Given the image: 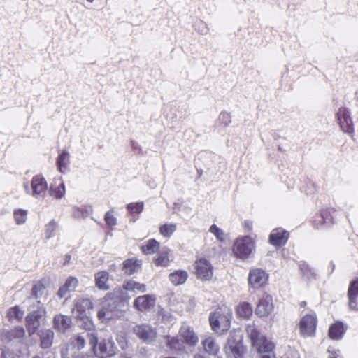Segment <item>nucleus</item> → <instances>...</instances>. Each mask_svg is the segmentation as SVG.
<instances>
[{"mask_svg":"<svg viewBox=\"0 0 358 358\" xmlns=\"http://www.w3.org/2000/svg\"><path fill=\"white\" fill-rule=\"evenodd\" d=\"M90 214L89 211L87 209L84 208H76L74 211V215L76 216H81L83 217H86Z\"/></svg>","mask_w":358,"mask_h":358,"instance_id":"864d4df0","label":"nucleus"},{"mask_svg":"<svg viewBox=\"0 0 358 358\" xmlns=\"http://www.w3.org/2000/svg\"><path fill=\"white\" fill-rule=\"evenodd\" d=\"M197 278L203 280H209L213 274V266L206 259H199L195 262Z\"/></svg>","mask_w":358,"mask_h":358,"instance_id":"f8f14e48","label":"nucleus"},{"mask_svg":"<svg viewBox=\"0 0 358 358\" xmlns=\"http://www.w3.org/2000/svg\"><path fill=\"white\" fill-rule=\"evenodd\" d=\"M202 345L209 355L216 356L220 352V345L215 338L208 336L202 341Z\"/></svg>","mask_w":358,"mask_h":358,"instance_id":"4be33fe9","label":"nucleus"},{"mask_svg":"<svg viewBox=\"0 0 358 358\" xmlns=\"http://www.w3.org/2000/svg\"><path fill=\"white\" fill-rule=\"evenodd\" d=\"M25 336V330L21 326L15 327L10 330H4L1 333L2 340L5 342H11L17 340L20 343H22V340Z\"/></svg>","mask_w":358,"mask_h":358,"instance_id":"2eb2a0df","label":"nucleus"},{"mask_svg":"<svg viewBox=\"0 0 358 358\" xmlns=\"http://www.w3.org/2000/svg\"><path fill=\"white\" fill-rule=\"evenodd\" d=\"M24 315V311L18 306H15L8 309L6 317L10 322H21Z\"/></svg>","mask_w":358,"mask_h":358,"instance_id":"72a5a7b5","label":"nucleus"},{"mask_svg":"<svg viewBox=\"0 0 358 358\" xmlns=\"http://www.w3.org/2000/svg\"><path fill=\"white\" fill-rule=\"evenodd\" d=\"M231 315L230 313H222L220 311H215L210 313L209 322L212 329L218 334L227 331L231 326Z\"/></svg>","mask_w":358,"mask_h":358,"instance_id":"39448f33","label":"nucleus"},{"mask_svg":"<svg viewBox=\"0 0 358 358\" xmlns=\"http://www.w3.org/2000/svg\"><path fill=\"white\" fill-rule=\"evenodd\" d=\"M334 268H335V264L331 261V262H329V264L328 265V268H327L329 274H331L334 272Z\"/></svg>","mask_w":358,"mask_h":358,"instance_id":"4d7b16f0","label":"nucleus"},{"mask_svg":"<svg viewBox=\"0 0 358 358\" xmlns=\"http://www.w3.org/2000/svg\"><path fill=\"white\" fill-rule=\"evenodd\" d=\"M231 116L229 113L227 112H222L218 117V122L222 124L224 127L228 126L231 123Z\"/></svg>","mask_w":358,"mask_h":358,"instance_id":"de8ad7c7","label":"nucleus"},{"mask_svg":"<svg viewBox=\"0 0 358 358\" xmlns=\"http://www.w3.org/2000/svg\"><path fill=\"white\" fill-rule=\"evenodd\" d=\"M144 203L142 201L130 203L127 204V208L131 213H140L143 211Z\"/></svg>","mask_w":358,"mask_h":358,"instance_id":"37998d69","label":"nucleus"},{"mask_svg":"<svg viewBox=\"0 0 358 358\" xmlns=\"http://www.w3.org/2000/svg\"><path fill=\"white\" fill-rule=\"evenodd\" d=\"M131 146H132V149L134 150H140V148H138V145L133 141L131 142Z\"/></svg>","mask_w":358,"mask_h":358,"instance_id":"bf43d9fd","label":"nucleus"},{"mask_svg":"<svg viewBox=\"0 0 358 358\" xmlns=\"http://www.w3.org/2000/svg\"><path fill=\"white\" fill-rule=\"evenodd\" d=\"M115 350V343L111 338H108L99 343V348L94 350V353L101 358H107L114 355Z\"/></svg>","mask_w":358,"mask_h":358,"instance_id":"4468645a","label":"nucleus"},{"mask_svg":"<svg viewBox=\"0 0 358 358\" xmlns=\"http://www.w3.org/2000/svg\"><path fill=\"white\" fill-rule=\"evenodd\" d=\"M70 259H71V256H70V255H66L65 256V262H64V264H68V263L69 262Z\"/></svg>","mask_w":358,"mask_h":358,"instance_id":"052dcab7","label":"nucleus"},{"mask_svg":"<svg viewBox=\"0 0 358 358\" xmlns=\"http://www.w3.org/2000/svg\"><path fill=\"white\" fill-rule=\"evenodd\" d=\"M332 220L333 216L331 210L329 209H323L314 221V225L317 229H320L324 224H330L332 222Z\"/></svg>","mask_w":358,"mask_h":358,"instance_id":"bb28decb","label":"nucleus"},{"mask_svg":"<svg viewBox=\"0 0 358 358\" xmlns=\"http://www.w3.org/2000/svg\"><path fill=\"white\" fill-rule=\"evenodd\" d=\"M304 191L306 192V193L307 194H312V193H313V192H314V191H309V192H308V191H306V190H304Z\"/></svg>","mask_w":358,"mask_h":358,"instance_id":"e2e57ef3","label":"nucleus"},{"mask_svg":"<svg viewBox=\"0 0 358 358\" xmlns=\"http://www.w3.org/2000/svg\"><path fill=\"white\" fill-rule=\"evenodd\" d=\"M180 336L182 338L184 344L194 347L199 342V338L194 330L187 325H182L179 331Z\"/></svg>","mask_w":358,"mask_h":358,"instance_id":"f3484780","label":"nucleus"},{"mask_svg":"<svg viewBox=\"0 0 358 358\" xmlns=\"http://www.w3.org/2000/svg\"><path fill=\"white\" fill-rule=\"evenodd\" d=\"M268 280V275L261 268L250 269L248 275V283L254 289L264 286Z\"/></svg>","mask_w":358,"mask_h":358,"instance_id":"9b49d317","label":"nucleus"},{"mask_svg":"<svg viewBox=\"0 0 358 358\" xmlns=\"http://www.w3.org/2000/svg\"><path fill=\"white\" fill-rule=\"evenodd\" d=\"M223 351L227 358H244L246 348L243 343V337L240 331H231Z\"/></svg>","mask_w":358,"mask_h":358,"instance_id":"7ed1b4c3","label":"nucleus"},{"mask_svg":"<svg viewBox=\"0 0 358 358\" xmlns=\"http://www.w3.org/2000/svg\"><path fill=\"white\" fill-rule=\"evenodd\" d=\"M41 341V347L43 349H48L52 345L54 338V332L50 329H41L38 332Z\"/></svg>","mask_w":358,"mask_h":358,"instance_id":"393cba45","label":"nucleus"},{"mask_svg":"<svg viewBox=\"0 0 358 358\" xmlns=\"http://www.w3.org/2000/svg\"><path fill=\"white\" fill-rule=\"evenodd\" d=\"M95 283L96 286L101 290H108L110 286L108 284L109 273L106 271H99L95 274Z\"/></svg>","mask_w":358,"mask_h":358,"instance_id":"c756f323","label":"nucleus"},{"mask_svg":"<svg viewBox=\"0 0 358 358\" xmlns=\"http://www.w3.org/2000/svg\"><path fill=\"white\" fill-rule=\"evenodd\" d=\"M317 322V317L315 313L304 315L299 323L301 334L304 337L313 336L315 333Z\"/></svg>","mask_w":358,"mask_h":358,"instance_id":"6e6552de","label":"nucleus"},{"mask_svg":"<svg viewBox=\"0 0 358 358\" xmlns=\"http://www.w3.org/2000/svg\"><path fill=\"white\" fill-rule=\"evenodd\" d=\"M278 150H279L280 151H282V148H281L280 146H278Z\"/></svg>","mask_w":358,"mask_h":358,"instance_id":"0e129e2a","label":"nucleus"},{"mask_svg":"<svg viewBox=\"0 0 358 358\" xmlns=\"http://www.w3.org/2000/svg\"><path fill=\"white\" fill-rule=\"evenodd\" d=\"M87 1L92 3L94 0H87Z\"/></svg>","mask_w":358,"mask_h":358,"instance_id":"69168bd1","label":"nucleus"},{"mask_svg":"<svg viewBox=\"0 0 358 358\" xmlns=\"http://www.w3.org/2000/svg\"><path fill=\"white\" fill-rule=\"evenodd\" d=\"M105 221L108 226H115L117 224V220L110 212H107L105 215Z\"/></svg>","mask_w":358,"mask_h":358,"instance_id":"603ef678","label":"nucleus"},{"mask_svg":"<svg viewBox=\"0 0 358 358\" xmlns=\"http://www.w3.org/2000/svg\"><path fill=\"white\" fill-rule=\"evenodd\" d=\"M23 187L26 194L38 200L43 199L48 190L46 180L40 174L34 176L29 182H24Z\"/></svg>","mask_w":358,"mask_h":358,"instance_id":"20e7f679","label":"nucleus"},{"mask_svg":"<svg viewBox=\"0 0 358 358\" xmlns=\"http://www.w3.org/2000/svg\"><path fill=\"white\" fill-rule=\"evenodd\" d=\"M92 308V303L88 299H79L76 301L74 311L78 317L83 319L87 316L88 311Z\"/></svg>","mask_w":358,"mask_h":358,"instance_id":"412c9836","label":"nucleus"},{"mask_svg":"<svg viewBox=\"0 0 358 358\" xmlns=\"http://www.w3.org/2000/svg\"><path fill=\"white\" fill-rule=\"evenodd\" d=\"M71 322L70 316L57 314L54 317L53 327L57 331L64 333L70 328Z\"/></svg>","mask_w":358,"mask_h":358,"instance_id":"aec40b11","label":"nucleus"},{"mask_svg":"<svg viewBox=\"0 0 358 358\" xmlns=\"http://www.w3.org/2000/svg\"><path fill=\"white\" fill-rule=\"evenodd\" d=\"M39 327V325L26 324V328L29 336L34 335L38 331Z\"/></svg>","mask_w":358,"mask_h":358,"instance_id":"5fc2aeb1","label":"nucleus"},{"mask_svg":"<svg viewBox=\"0 0 358 358\" xmlns=\"http://www.w3.org/2000/svg\"><path fill=\"white\" fill-rule=\"evenodd\" d=\"M209 231L212 233L218 241L221 242L225 241V234L224 231L219 228L216 224H212L209 229Z\"/></svg>","mask_w":358,"mask_h":358,"instance_id":"79ce46f5","label":"nucleus"},{"mask_svg":"<svg viewBox=\"0 0 358 358\" xmlns=\"http://www.w3.org/2000/svg\"><path fill=\"white\" fill-rule=\"evenodd\" d=\"M155 299L153 296L145 294L137 297L134 301V307L138 310L143 312L154 307Z\"/></svg>","mask_w":358,"mask_h":358,"instance_id":"6ab92c4d","label":"nucleus"},{"mask_svg":"<svg viewBox=\"0 0 358 358\" xmlns=\"http://www.w3.org/2000/svg\"><path fill=\"white\" fill-rule=\"evenodd\" d=\"M60 353L62 358H72L75 351L71 345L65 343L61 345Z\"/></svg>","mask_w":358,"mask_h":358,"instance_id":"ea45409f","label":"nucleus"},{"mask_svg":"<svg viewBox=\"0 0 358 358\" xmlns=\"http://www.w3.org/2000/svg\"><path fill=\"white\" fill-rule=\"evenodd\" d=\"M254 248L252 238L249 236L238 238L233 245L235 255L242 259H247Z\"/></svg>","mask_w":358,"mask_h":358,"instance_id":"423d86ee","label":"nucleus"},{"mask_svg":"<svg viewBox=\"0 0 358 358\" xmlns=\"http://www.w3.org/2000/svg\"><path fill=\"white\" fill-rule=\"evenodd\" d=\"M56 164L59 172L65 173L70 164V154L66 150H63L56 159Z\"/></svg>","mask_w":358,"mask_h":358,"instance_id":"5701e85b","label":"nucleus"},{"mask_svg":"<svg viewBox=\"0 0 358 358\" xmlns=\"http://www.w3.org/2000/svg\"><path fill=\"white\" fill-rule=\"evenodd\" d=\"M348 299L350 309L358 310V278L350 281L348 289Z\"/></svg>","mask_w":358,"mask_h":358,"instance_id":"dca6fc26","label":"nucleus"},{"mask_svg":"<svg viewBox=\"0 0 358 358\" xmlns=\"http://www.w3.org/2000/svg\"><path fill=\"white\" fill-rule=\"evenodd\" d=\"M27 211L23 209H18L14 211V219L17 224H24L27 220Z\"/></svg>","mask_w":358,"mask_h":358,"instance_id":"a19ab883","label":"nucleus"},{"mask_svg":"<svg viewBox=\"0 0 358 358\" xmlns=\"http://www.w3.org/2000/svg\"><path fill=\"white\" fill-rule=\"evenodd\" d=\"M123 292L121 287L115 288L103 298L102 308L97 313V317L102 322H107L121 315L120 305Z\"/></svg>","mask_w":358,"mask_h":358,"instance_id":"f257e3e1","label":"nucleus"},{"mask_svg":"<svg viewBox=\"0 0 358 358\" xmlns=\"http://www.w3.org/2000/svg\"><path fill=\"white\" fill-rule=\"evenodd\" d=\"M260 358H275V351L259 354Z\"/></svg>","mask_w":358,"mask_h":358,"instance_id":"6e6d98bb","label":"nucleus"},{"mask_svg":"<svg viewBox=\"0 0 358 358\" xmlns=\"http://www.w3.org/2000/svg\"><path fill=\"white\" fill-rule=\"evenodd\" d=\"M346 330V327L341 322H337L331 324L329 329V335L331 339L339 340L342 338Z\"/></svg>","mask_w":358,"mask_h":358,"instance_id":"cd10ccee","label":"nucleus"},{"mask_svg":"<svg viewBox=\"0 0 358 358\" xmlns=\"http://www.w3.org/2000/svg\"><path fill=\"white\" fill-rule=\"evenodd\" d=\"M194 358H204V357L201 355H195Z\"/></svg>","mask_w":358,"mask_h":358,"instance_id":"680f3d73","label":"nucleus"},{"mask_svg":"<svg viewBox=\"0 0 358 358\" xmlns=\"http://www.w3.org/2000/svg\"><path fill=\"white\" fill-rule=\"evenodd\" d=\"M20 351L6 348L2 351L1 358H20Z\"/></svg>","mask_w":358,"mask_h":358,"instance_id":"a18cd8bd","label":"nucleus"},{"mask_svg":"<svg viewBox=\"0 0 358 358\" xmlns=\"http://www.w3.org/2000/svg\"><path fill=\"white\" fill-rule=\"evenodd\" d=\"M273 310V299L266 295L259 300L255 309V314L259 317H267Z\"/></svg>","mask_w":358,"mask_h":358,"instance_id":"ddd939ff","label":"nucleus"},{"mask_svg":"<svg viewBox=\"0 0 358 358\" xmlns=\"http://www.w3.org/2000/svg\"><path fill=\"white\" fill-rule=\"evenodd\" d=\"M155 263L157 266L166 267L169 266V259L167 255H161L155 259Z\"/></svg>","mask_w":358,"mask_h":358,"instance_id":"09e8293b","label":"nucleus"},{"mask_svg":"<svg viewBox=\"0 0 358 358\" xmlns=\"http://www.w3.org/2000/svg\"><path fill=\"white\" fill-rule=\"evenodd\" d=\"M166 345L173 352L182 353L185 350L184 343L178 336H166Z\"/></svg>","mask_w":358,"mask_h":358,"instance_id":"a878e982","label":"nucleus"},{"mask_svg":"<svg viewBox=\"0 0 358 358\" xmlns=\"http://www.w3.org/2000/svg\"><path fill=\"white\" fill-rule=\"evenodd\" d=\"M78 281L76 278H69L64 285L59 289L57 292L58 296L61 299L64 297L67 292L73 291L78 286Z\"/></svg>","mask_w":358,"mask_h":358,"instance_id":"c85d7f7f","label":"nucleus"},{"mask_svg":"<svg viewBox=\"0 0 358 358\" xmlns=\"http://www.w3.org/2000/svg\"><path fill=\"white\" fill-rule=\"evenodd\" d=\"M44 290V287L43 285H36L33 287L31 290V294L36 298H39Z\"/></svg>","mask_w":358,"mask_h":358,"instance_id":"3c124183","label":"nucleus"},{"mask_svg":"<svg viewBox=\"0 0 358 358\" xmlns=\"http://www.w3.org/2000/svg\"><path fill=\"white\" fill-rule=\"evenodd\" d=\"M159 248V243L155 239H150L147 243L141 247L142 251L145 255H151L156 252Z\"/></svg>","mask_w":358,"mask_h":358,"instance_id":"e433bc0d","label":"nucleus"},{"mask_svg":"<svg viewBox=\"0 0 358 358\" xmlns=\"http://www.w3.org/2000/svg\"><path fill=\"white\" fill-rule=\"evenodd\" d=\"M132 332L139 340L146 344L152 343L157 336L156 328L147 323L135 325L132 329Z\"/></svg>","mask_w":358,"mask_h":358,"instance_id":"0eeeda50","label":"nucleus"},{"mask_svg":"<svg viewBox=\"0 0 358 358\" xmlns=\"http://www.w3.org/2000/svg\"><path fill=\"white\" fill-rule=\"evenodd\" d=\"M86 338L83 335H77L73 338V343L71 344L73 349L77 348L78 350H81L85 347Z\"/></svg>","mask_w":358,"mask_h":358,"instance_id":"c03bdc74","label":"nucleus"},{"mask_svg":"<svg viewBox=\"0 0 358 358\" xmlns=\"http://www.w3.org/2000/svg\"><path fill=\"white\" fill-rule=\"evenodd\" d=\"M188 277L187 273L184 270H177L172 272L169 275V279L171 283L176 286L184 284Z\"/></svg>","mask_w":358,"mask_h":358,"instance_id":"7c9ffc66","label":"nucleus"},{"mask_svg":"<svg viewBox=\"0 0 358 358\" xmlns=\"http://www.w3.org/2000/svg\"><path fill=\"white\" fill-rule=\"evenodd\" d=\"M176 230V224L174 223H166L159 227V233L166 238H169Z\"/></svg>","mask_w":358,"mask_h":358,"instance_id":"4c0bfd02","label":"nucleus"},{"mask_svg":"<svg viewBox=\"0 0 358 358\" xmlns=\"http://www.w3.org/2000/svg\"><path fill=\"white\" fill-rule=\"evenodd\" d=\"M57 227V223L55 220H52L45 225V237L46 239H50L54 236Z\"/></svg>","mask_w":358,"mask_h":358,"instance_id":"58836bf2","label":"nucleus"},{"mask_svg":"<svg viewBox=\"0 0 358 358\" xmlns=\"http://www.w3.org/2000/svg\"><path fill=\"white\" fill-rule=\"evenodd\" d=\"M122 289L129 291V292H146V286L145 284H142L138 282H136L133 280H129L124 281Z\"/></svg>","mask_w":358,"mask_h":358,"instance_id":"2f4dec72","label":"nucleus"},{"mask_svg":"<svg viewBox=\"0 0 358 358\" xmlns=\"http://www.w3.org/2000/svg\"><path fill=\"white\" fill-rule=\"evenodd\" d=\"M29 313L25 317L26 324L40 326V320L46 314L43 305L39 301H36L33 307L29 308Z\"/></svg>","mask_w":358,"mask_h":358,"instance_id":"9d476101","label":"nucleus"},{"mask_svg":"<svg viewBox=\"0 0 358 358\" xmlns=\"http://www.w3.org/2000/svg\"><path fill=\"white\" fill-rule=\"evenodd\" d=\"M85 336L87 337V340L91 345V348L94 351L98 343V337L96 334L94 332H87L85 333Z\"/></svg>","mask_w":358,"mask_h":358,"instance_id":"49530a36","label":"nucleus"},{"mask_svg":"<svg viewBox=\"0 0 358 358\" xmlns=\"http://www.w3.org/2000/svg\"><path fill=\"white\" fill-rule=\"evenodd\" d=\"M299 270L303 276L307 279H315L317 277V272L315 268L310 266L306 262L301 261L299 262Z\"/></svg>","mask_w":358,"mask_h":358,"instance_id":"f704fd0d","label":"nucleus"},{"mask_svg":"<svg viewBox=\"0 0 358 358\" xmlns=\"http://www.w3.org/2000/svg\"><path fill=\"white\" fill-rule=\"evenodd\" d=\"M288 238L289 232L282 228L274 229L269 235L270 243L275 246L285 245Z\"/></svg>","mask_w":358,"mask_h":358,"instance_id":"a211bd4d","label":"nucleus"},{"mask_svg":"<svg viewBox=\"0 0 358 358\" xmlns=\"http://www.w3.org/2000/svg\"><path fill=\"white\" fill-rule=\"evenodd\" d=\"M328 352L330 353L329 358H338V355L336 352H331L329 349Z\"/></svg>","mask_w":358,"mask_h":358,"instance_id":"13d9d810","label":"nucleus"},{"mask_svg":"<svg viewBox=\"0 0 358 358\" xmlns=\"http://www.w3.org/2000/svg\"><path fill=\"white\" fill-rule=\"evenodd\" d=\"M246 331L251 340L252 346L259 354L275 351V343L263 335L254 324H248Z\"/></svg>","mask_w":358,"mask_h":358,"instance_id":"f03ea898","label":"nucleus"},{"mask_svg":"<svg viewBox=\"0 0 358 358\" xmlns=\"http://www.w3.org/2000/svg\"><path fill=\"white\" fill-rule=\"evenodd\" d=\"M336 120L343 132L349 134H353L354 127L348 108L340 107L336 112Z\"/></svg>","mask_w":358,"mask_h":358,"instance_id":"1a4fd4ad","label":"nucleus"},{"mask_svg":"<svg viewBox=\"0 0 358 358\" xmlns=\"http://www.w3.org/2000/svg\"><path fill=\"white\" fill-rule=\"evenodd\" d=\"M195 29L201 34H207L208 32V28L206 24L200 20L194 24Z\"/></svg>","mask_w":358,"mask_h":358,"instance_id":"8fccbe9b","label":"nucleus"},{"mask_svg":"<svg viewBox=\"0 0 358 358\" xmlns=\"http://www.w3.org/2000/svg\"><path fill=\"white\" fill-rule=\"evenodd\" d=\"M141 262L138 259H129L122 264V270L125 274L131 275L139 271Z\"/></svg>","mask_w":358,"mask_h":358,"instance_id":"b1692460","label":"nucleus"},{"mask_svg":"<svg viewBox=\"0 0 358 358\" xmlns=\"http://www.w3.org/2000/svg\"><path fill=\"white\" fill-rule=\"evenodd\" d=\"M59 180V183L57 185L56 182L55 184H51L50 188L48 189L49 193L51 196L60 199L65 194V185L63 181H62L61 178Z\"/></svg>","mask_w":358,"mask_h":358,"instance_id":"473e14b6","label":"nucleus"},{"mask_svg":"<svg viewBox=\"0 0 358 358\" xmlns=\"http://www.w3.org/2000/svg\"><path fill=\"white\" fill-rule=\"evenodd\" d=\"M236 311L239 317L248 319L252 315L253 310L249 303L243 302L238 306Z\"/></svg>","mask_w":358,"mask_h":358,"instance_id":"c9c22d12","label":"nucleus"}]
</instances>
